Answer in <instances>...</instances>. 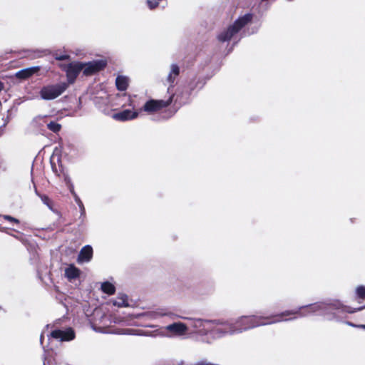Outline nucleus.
<instances>
[{"label":"nucleus","mask_w":365,"mask_h":365,"mask_svg":"<svg viewBox=\"0 0 365 365\" xmlns=\"http://www.w3.org/2000/svg\"><path fill=\"white\" fill-rule=\"evenodd\" d=\"M341 309L339 302L331 301L319 304L303 305L296 309L287 310L281 313L270 315L242 316L234 320L237 334L260 326L270 325L282 322L292 321L299 317H309L317 312H322L329 319H340Z\"/></svg>","instance_id":"obj_1"},{"label":"nucleus","mask_w":365,"mask_h":365,"mask_svg":"<svg viewBox=\"0 0 365 365\" xmlns=\"http://www.w3.org/2000/svg\"><path fill=\"white\" fill-rule=\"evenodd\" d=\"M253 14L247 13L237 19L234 23L221 31L217 36V39L221 43L230 41L239 31L252 20Z\"/></svg>","instance_id":"obj_2"},{"label":"nucleus","mask_w":365,"mask_h":365,"mask_svg":"<svg viewBox=\"0 0 365 365\" xmlns=\"http://www.w3.org/2000/svg\"><path fill=\"white\" fill-rule=\"evenodd\" d=\"M212 324L215 326L210 327L209 333L213 339H220L227 335L237 334L234 319H215L212 320Z\"/></svg>","instance_id":"obj_3"},{"label":"nucleus","mask_w":365,"mask_h":365,"mask_svg":"<svg viewBox=\"0 0 365 365\" xmlns=\"http://www.w3.org/2000/svg\"><path fill=\"white\" fill-rule=\"evenodd\" d=\"M68 87V83L66 82L45 85L41 88L39 95L43 100H54L63 94Z\"/></svg>","instance_id":"obj_4"},{"label":"nucleus","mask_w":365,"mask_h":365,"mask_svg":"<svg viewBox=\"0 0 365 365\" xmlns=\"http://www.w3.org/2000/svg\"><path fill=\"white\" fill-rule=\"evenodd\" d=\"M331 301H335V302H337L339 303L340 304V307H341V312L342 313H340L339 314L341 316L340 319H329L327 316H324V314H323L322 312H317L314 314H310L309 316L311 315H320V316H322L323 317H324L326 319L329 320V321H335V322H344L346 324L350 326V327H358L359 325L357 324H355L351 322H344V319L346 318L347 317V314H353V313H355V312H357L359 311H361L364 307H359V308H351L350 307H347V306H345L338 299H326V300H324L322 302H316L315 304H319V303H324V302H331Z\"/></svg>","instance_id":"obj_5"},{"label":"nucleus","mask_w":365,"mask_h":365,"mask_svg":"<svg viewBox=\"0 0 365 365\" xmlns=\"http://www.w3.org/2000/svg\"><path fill=\"white\" fill-rule=\"evenodd\" d=\"M174 95L170 96L167 100L150 99L143 105L142 110L149 114L157 112L168 107L173 101Z\"/></svg>","instance_id":"obj_6"},{"label":"nucleus","mask_w":365,"mask_h":365,"mask_svg":"<svg viewBox=\"0 0 365 365\" xmlns=\"http://www.w3.org/2000/svg\"><path fill=\"white\" fill-rule=\"evenodd\" d=\"M188 325L195 329V332L204 336L209 334L210 327L212 320L202 319L200 318H187Z\"/></svg>","instance_id":"obj_7"},{"label":"nucleus","mask_w":365,"mask_h":365,"mask_svg":"<svg viewBox=\"0 0 365 365\" xmlns=\"http://www.w3.org/2000/svg\"><path fill=\"white\" fill-rule=\"evenodd\" d=\"M83 73L88 76L103 70L107 66V61L104 59H97L87 63H83Z\"/></svg>","instance_id":"obj_8"},{"label":"nucleus","mask_w":365,"mask_h":365,"mask_svg":"<svg viewBox=\"0 0 365 365\" xmlns=\"http://www.w3.org/2000/svg\"><path fill=\"white\" fill-rule=\"evenodd\" d=\"M49 336L61 341H71L75 339L76 333L73 328L68 327L65 329H54L50 333Z\"/></svg>","instance_id":"obj_9"},{"label":"nucleus","mask_w":365,"mask_h":365,"mask_svg":"<svg viewBox=\"0 0 365 365\" xmlns=\"http://www.w3.org/2000/svg\"><path fill=\"white\" fill-rule=\"evenodd\" d=\"M84 63L81 62H73L69 63L66 69V76L69 83H73L80 72L83 71Z\"/></svg>","instance_id":"obj_10"},{"label":"nucleus","mask_w":365,"mask_h":365,"mask_svg":"<svg viewBox=\"0 0 365 365\" xmlns=\"http://www.w3.org/2000/svg\"><path fill=\"white\" fill-rule=\"evenodd\" d=\"M165 329L170 332L173 336H180L187 333L188 326L185 323L178 322L167 325Z\"/></svg>","instance_id":"obj_11"},{"label":"nucleus","mask_w":365,"mask_h":365,"mask_svg":"<svg viewBox=\"0 0 365 365\" xmlns=\"http://www.w3.org/2000/svg\"><path fill=\"white\" fill-rule=\"evenodd\" d=\"M93 250L91 245L83 246L80 250L77 261L78 263L89 262L93 258Z\"/></svg>","instance_id":"obj_12"},{"label":"nucleus","mask_w":365,"mask_h":365,"mask_svg":"<svg viewBox=\"0 0 365 365\" xmlns=\"http://www.w3.org/2000/svg\"><path fill=\"white\" fill-rule=\"evenodd\" d=\"M180 73V66L177 63H172L170 65V70L168 74L166 81L170 84L168 90L170 91V88L175 86V82Z\"/></svg>","instance_id":"obj_13"},{"label":"nucleus","mask_w":365,"mask_h":365,"mask_svg":"<svg viewBox=\"0 0 365 365\" xmlns=\"http://www.w3.org/2000/svg\"><path fill=\"white\" fill-rule=\"evenodd\" d=\"M188 91L185 95H177L175 101H179L180 104H185L189 101L190 96L192 93L195 90H198V86L196 85L195 79L190 81L187 85Z\"/></svg>","instance_id":"obj_14"},{"label":"nucleus","mask_w":365,"mask_h":365,"mask_svg":"<svg viewBox=\"0 0 365 365\" xmlns=\"http://www.w3.org/2000/svg\"><path fill=\"white\" fill-rule=\"evenodd\" d=\"M38 121H43V123H46L47 128L54 133H58L61 129V124L54 120H51L48 122L46 116H38L34 119V123H38Z\"/></svg>","instance_id":"obj_15"},{"label":"nucleus","mask_w":365,"mask_h":365,"mask_svg":"<svg viewBox=\"0 0 365 365\" xmlns=\"http://www.w3.org/2000/svg\"><path fill=\"white\" fill-rule=\"evenodd\" d=\"M138 112L132 111L129 109H125L123 110V111L115 113L113 115V118L120 121H125L135 119V118L138 117Z\"/></svg>","instance_id":"obj_16"},{"label":"nucleus","mask_w":365,"mask_h":365,"mask_svg":"<svg viewBox=\"0 0 365 365\" xmlns=\"http://www.w3.org/2000/svg\"><path fill=\"white\" fill-rule=\"evenodd\" d=\"M81 271L74 264H71L65 269V276L69 282L79 277Z\"/></svg>","instance_id":"obj_17"},{"label":"nucleus","mask_w":365,"mask_h":365,"mask_svg":"<svg viewBox=\"0 0 365 365\" xmlns=\"http://www.w3.org/2000/svg\"><path fill=\"white\" fill-rule=\"evenodd\" d=\"M38 69H39L38 67H36V66L24 68V69L19 71L16 73V76L18 78L25 79L26 78H29L31 75H33L36 71H38Z\"/></svg>","instance_id":"obj_18"},{"label":"nucleus","mask_w":365,"mask_h":365,"mask_svg":"<svg viewBox=\"0 0 365 365\" xmlns=\"http://www.w3.org/2000/svg\"><path fill=\"white\" fill-rule=\"evenodd\" d=\"M115 86L118 90L124 91L128 86V80L125 76H118L115 79Z\"/></svg>","instance_id":"obj_19"},{"label":"nucleus","mask_w":365,"mask_h":365,"mask_svg":"<svg viewBox=\"0 0 365 365\" xmlns=\"http://www.w3.org/2000/svg\"><path fill=\"white\" fill-rule=\"evenodd\" d=\"M113 305L118 307H126L129 306L128 302V296L124 294H120L113 302Z\"/></svg>","instance_id":"obj_20"},{"label":"nucleus","mask_w":365,"mask_h":365,"mask_svg":"<svg viewBox=\"0 0 365 365\" xmlns=\"http://www.w3.org/2000/svg\"><path fill=\"white\" fill-rule=\"evenodd\" d=\"M101 290L103 292L111 295L115 293V287L112 283L106 281L101 284Z\"/></svg>","instance_id":"obj_21"},{"label":"nucleus","mask_w":365,"mask_h":365,"mask_svg":"<svg viewBox=\"0 0 365 365\" xmlns=\"http://www.w3.org/2000/svg\"><path fill=\"white\" fill-rule=\"evenodd\" d=\"M58 162L60 163V164H58V165L57 166L56 163L53 161V160H51V165L53 173L56 176H61V175L63 173V168L62 167V165L61 164V161L59 159H58Z\"/></svg>","instance_id":"obj_22"},{"label":"nucleus","mask_w":365,"mask_h":365,"mask_svg":"<svg viewBox=\"0 0 365 365\" xmlns=\"http://www.w3.org/2000/svg\"><path fill=\"white\" fill-rule=\"evenodd\" d=\"M356 294L358 298L365 299V286H358L356 289Z\"/></svg>","instance_id":"obj_23"},{"label":"nucleus","mask_w":365,"mask_h":365,"mask_svg":"<svg viewBox=\"0 0 365 365\" xmlns=\"http://www.w3.org/2000/svg\"><path fill=\"white\" fill-rule=\"evenodd\" d=\"M69 191L71 193V195H73V198H74V200L75 202L77 203V204H81L82 201L81 200L80 197H78V195L76 194V192H75L74 190V186H73V183H70V187H69Z\"/></svg>","instance_id":"obj_24"},{"label":"nucleus","mask_w":365,"mask_h":365,"mask_svg":"<svg viewBox=\"0 0 365 365\" xmlns=\"http://www.w3.org/2000/svg\"><path fill=\"white\" fill-rule=\"evenodd\" d=\"M39 197L44 205H46L49 209H52L51 201L46 195H39Z\"/></svg>","instance_id":"obj_25"},{"label":"nucleus","mask_w":365,"mask_h":365,"mask_svg":"<svg viewBox=\"0 0 365 365\" xmlns=\"http://www.w3.org/2000/svg\"><path fill=\"white\" fill-rule=\"evenodd\" d=\"M77 205H78L80 210H81V215H80V219H79L80 224H83L84 220L86 217L85 207H84L83 202H81V204H77Z\"/></svg>","instance_id":"obj_26"},{"label":"nucleus","mask_w":365,"mask_h":365,"mask_svg":"<svg viewBox=\"0 0 365 365\" xmlns=\"http://www.w3.org/2000/svg\"><path fill=\"white\" fill-rule=\"evenodd\" d=\"M0 217H3L4 220L10 222H12V223H15V224H19L20 222L18 219L11 216V215H0Z\"/></svg>","instance_id":"obj_27"},{"label":"nucleus","mask_w":365,"mask_h":365,"mask_svg":"<svg viewBox=\"0 0 365 365\" xmlns=\"http://www.w3.org/2000/svg\"><path fill=\"white\" fill-rule=\"evenodd\" d=\"M195 79L196 81V85L198 86V90L202 89L206 83V79L204 77H199Z\"/></svg>","instance_id":"obj_28"},{"label":"nucleus","mask_w":365,"mask_h":365,"mask_svg":"<svg viewBox=\"0 0 365 365\" xmlns=\"http://www.w3.org/2000/svg\"><path fill=\"white\" fill-rule=\"evenodd\" d=\"M150 314V316H151V317L153 319H158V318H159L160 317H163V316L169 315L167 313L158 312H151Z\"/></svg>","instance_id":"obj_29"},{"label":"nucleus","mask_w":365,"mask_h":365,"mask_svg":"<svg viewBox=\"0 0 365 365\" xmlns=\"http://www.w3.org/2000/svg\"><path fill=\"white\" fill-rule=\"evenodd\" d=\"M62 174L64 176V181H65L66 185L68 186V188L69 189L70 183H72V182H71V179H70V178H69V176L68 175H66V174H65L63 173Z\"/></svg>","instance_id":"obj_30"},{"label":"nucleus","mask_w":365,"mask_h":365,"mask_svg":"<svg viewBox=\"0 0 365 365\" xmlns=\"http://www.w3.org/2000/svg\"><path fill=\"white\" fill-rule=\"evenodd\" d=\"M68 58H69V56L68 55H61L59 56H56V59L58 60V61H64V60H67Z\"/></svg>","instance_id":"obj_31"},{"label":"nucleus","mask_w":365,"mask_h":365,"mask_svg":"<svg viewBox=\"0 0 365 365\" xmlns=\"http://www.w3.org/2000/svg\"><path fill=\"white\" fill-rule=\"evenodd\" d=\"M2 120H4V123L0 126V130H3L4 128L6 127V124L9 123V117L7 116L6 119H4V118H2Z\"/></svg>","instance_id":"obj_32"},{"label":"nucleus","mask_w":365,"mask_h":365,"mask_svg":"<svg viewBox=\"0 0 365 365\" xmlns=\"http://www.w3.org/2000/svg\"><path fill=\"white\" fill-rule=\"evenodd\" d=\"M43 338H44L43 334H41V336H40V343H41V345L43 344Z\"/></svg>","instance_id":"obj_33"},{"label":"nucleus","mask_w":365,"mask_h":365,"mask_svg":"<svg viewBox=\"0 0 365 365\" xmlns=\"http://www.w3.org/2000/svg\"><path fill=\"white\" fill-rule=\"evenodd\" d=\"M4 88V84L1 81H0V92L3 90Z\"/></svg>","instance_id":"obj_34"},{"label":"nucleus","mask_w":365,"mask_h":365,"mask_svg":"<svg viewBox=\"0 0 365 365\" xmlns=\"http://www.w3.org/2000/svg\"><path fill=\"white\" fill-rule=\"evenodd\" d=\"M34 189H35V193L36 194V195H38L39 197V195H41L38 190H37V188L36 187H34Z\"/></svg>","instance_id":"obj_35"},{"label":"nucleus","mask_w":365,"mask_h":365,"mask_svg":"<svg viewBox=\"0 0 365 365\" xmlns=\"http://www.w3.org/2000/svg\"><path fill=\"white\" fill-rule=\"evenodd\" d=\"M5 230H6V228H5V227H1V226L0 225V231H1V232H4V231H5Z\"/></svg>","instance_id":"obj_36"},{"label":"nucleus","mask_w":365,"mask_h":365,"mask_svg":"<svg viewBox=\"0 0 365 365\" xmlns=\"http://www.w3.org/2000/svg\"><path fill=\"white\" fill-rule=\"evenodd\" d=\"M358 327L365 329V324L359 325Z\"/></svg>","instance_id":"obj_37"},{"label":"nucleus","mask_w":365,"mask_h":365,"mask_svg":"<svg viewBox=\"0 0 365 365\" xmlns=\"http://www.w3.org/2000/svg\"><path fill=\"white\" fill-rule=\"evenodd\" d=\"M141 331V332H143V333H140V334H138L139 335H145V336H148V334H145V331Z\"/></svg>","instance_id":"obj_38"}]
</instances>
